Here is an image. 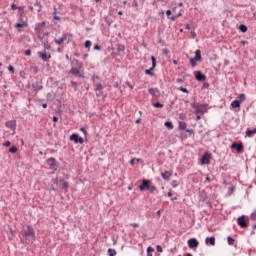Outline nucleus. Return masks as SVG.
Masks as SVG:
<instances>
[{
    "instance_id": "f257e3e1",
    "label": "nucleus",
    "mask_w": 256,
    "mask_h": 256,
    "mask_svg": "<svg viewBox=\"0 0 256 256\" xmlns=\"http://www.w3.org/2000/svg\"><path fill=\"white\" fill-rule=\"evenodd\" d=\"M68 75H74L76 79H85V70L83 64L77 59L71 61V69L68 71Z\"/></svg>"
},
{
    "instance_id": "f03ea898",
    "label": "nucleus",
    "mask_w": 256,
    "mask_h": 256,
    "mask_svg": "<svg viewBox=\"0 0 256 256\" xmlns=\"http://www.w3.org/2000/svg\"><path fill=\"white\" fill-rule=\"evenodd\" d=\"M35 229H33V226L27 225L26 229L22 232L21 241L24 243V245H31L35 243Z\"/></svg>"
},
{
    "instance_id": "7ed1b4c3",
    "label": "nucleus",
    "mask_w": 256,
    "mask_h": 256,
    "mask_svg": "<svg viewBox=\"0 0 256 256\" xmlns=\"http://www.w3.org/2000/svg\"><path fill=\"white\" fill-rule=\"evenodd\" d=\"M191 107H193V109H196V115H204L205 109H207V105L197 102L192 103Z\"/></svg>"
},
{
    "instance_id": "20e7f679",
    "label": "nucleus",
    "mask_w": 256,
    "mask_h": 256,
    "mask_svg": "<svg viewBox=\"0 0 256 256\" xmlns=\"http://www.w3.org/2000/svg\"><path fill=\"white\" fill-rule=\"evenodd\" d=\"M197 61H201V50H196L195 57L190 58L191 67H197Z\"/></svg>"
},
{
    "instance_id": "39448f33",
    "label": "nucleus",
    "mask_w": 256,
    "mask_h": 256,
    "mask_svg": "<svg viewBox=\"0 0 256 256\" xmlns=\"http://www.w3.org/2000/svg\"><path fill=\"white\" fill-rule=\"evenodd\" d=\"M201 164L202 165H210L211 164V153L205 152L201 157Z\"/></svg>"
},
{
    "instance_id": "423d86ee",
    "label": "nucleus",
    "mask_w": 256,
    "mask_h": 256,
    "mask_svg": "<svg viewBox=\"0 0 256 256\" xmlns=\"http://www.w3.org/2000/svg\"><path fill=\"white\" fill-rule=\"evenodd\" d=\"M70 141H74V143H79L80 145H83L85 143V140L83 139V137H80L79 134L77 133H73L70 136Z\"/></svg>"
},
{
    "instance_id": "0eeeda50",
    "label": "nucleus",
    "mask_w": 256,
    "mask_h": 256,
    "mask_svg": "<svg viewBox=\"0 0 256 256\" xmlns=\"http://www.w3.org/2000/svg\"><path fill=\"white\" fill-rule=\"evenodd\" d=\"M188 247L189 249H196V247H199V240L197 238H190L188 240Z\"/></svg>"
},
{
    "instance_id": "6e6552de",
    "label": "nucleus",
    "mask_w": 256,
    "mask_h": 256,
    "mask_svg": "<svg viewBox=\"0 0 256 256\" xmlns=\"http://www.w3.org/2000/svg\"><path fill=\"white\" fill-rule=\"evenodd\" d=\"M94 86L96 87L95 91H97L96 96L103 97V89H105V87H103L101 83L94 84Z\"/></svg>"
},
{
    "instance_id": "1a4fd4ad",
    "label": "nucleus",
    "mask_w": 256,
    "mask_h": 256,
    "mask_svg": "<svg viewBox=\"0 0 256 256\" xmlns=\"http://www.w3.org/2000/svg\"><path fill=\"white\" fill-rule=\"evenodd\" d=\"M46 162L51 169H57V160L54 157L48 158Z\"/></svg>"
},
{
    "instance_id": "9d476101",
    "label": "nucleus",
    "mask_w": 256,
    "mask_h": 256,
    "mask_svg": "<svg viewBox=\"0 0 256 256\" xmlns=\"http://www.w3.org/2000/svg\"><path fill=\"white\" fill-rule=\"evenodd\" d=\"M150 182L147 179L142 180L141 185L139 186L140 191H148L149 190Z\"/></svg>"
},
{
    "instance_id": "9b49d317",
    "label": "nucleus",
    "mask_w": 256,
    "mask_h": 256,
    "mask_svg": "<svg viewBox=\"0 0 256 256\" xmlns=\"http://www.w3.org/2000/svg\"><path fill=\"white\" fill-rule=\"evenodd\" d=\"M237 221H238L239 227H241L242 229H246V227L249 226V225L247 224V222L245 221V216H240V217H238Z\"/></svg>"
},
{
    "instance_id": "f8f14e48",
    "label": "nucleus",
    "mask_w": 256,
    "mask_h": 256,
    "mask_svg": "<svg viewBox=\"0 0 256 256\" xmlns=\"http://www.w3.org/2000/svg\"><path fill=\"white\" fill-rule=\"evenodd\" d=\"M195 79L196 81H205L207 79V76L203 74L201 71H196L195 72Z\"/></svg>"
},
{
    "instance_id": "ddd939ff",
    "label": "nucleus",
    "mask_w": 256,
    "mask_h": 256,
    "mask_svg": "<svg viewBox=\"0 0 256 256\" xmlns=\"http://www.w3.org/2000/svg\"><path fill=\"white\" fill-rule=\"evenodd\" d=\"M230 147H231V149H236V151L238 153H241V151H243V143L237 144V142H234V143L231 144Z\"/></svg>"
},
{
    "instance_id": "4468645a",
    "label": "nucleus",
    "mask_w": 256,
    "mask_h": 256,
    "mask_svg": "<svg viewBox=\"0 0 256 256\" xmlns=\"http://www.w3.org/2000/svg\"><path fill=\"white\" fill-rule=\"evenodd\" d=\"M32 87L36 92L41 91V89H43V82L37 80L35 83L32 84Z\"/></svg>"
},
{
    "instance_id": "2eb2a0df",
    "label": "nucleus",
    "mask_w": 256,
    "mask_h": 256,
    "mask_svg": "<svg viewBox=\"0 0 256 256\" xmlns=\"http://www.w3.org/2000/svg\"><path fill=\"white\" fill-rule=\"evenodd\" d=\"M38 56L40 57V59H42V61L47 62L49 61V59H51V54H49L47 56V52H38Z\"/></svg>"
},
{
    "instance_id": "dca6fc26",
    "label": "nucleus",
    "mask_w": 256,
    "mask_h": 256,
    "mask_svg": "<svg viewBox=\"0 0 256 256\" xmlns=\"http://www.w3.org/2000/svg\"><path fill=\"white\" fill-rule=\"evenodd\" d=\"M67 37H69V34L64 33L61 38L55 40V44L61 45L64 41L67 40Z\"/></svg>"
},
{
    "instance_id": "f3484780",
    "label": "nucleus",
    "mask_w": 256,
    "mask_h": 256,
    "mask_svg": "<svg viewBox=\"0 0 256 256\" xmlns=\"http://www.w3.org/2000/svg\"><path fill=\"white\" fill-rule=\"evenodd\" d=\"M172 175H173V172L165 171L164 173L161 174V177L162 179H164V181H169Z\"/></svg>"
},
{
    "instance_id": "a211bd4d",
    "label": "nucleus",
    "mask_w": 256,
    "mask_h": 256,
    "mask_svg": "<svg viewBox=\"0 0 256 256\" xmlns=\"http://www.w3.org/2000/svg\"><path fill=\"white\" fill-rule=\"evenodd\" d=\"M5 126L8 127V129H15V127H17V122H15V120H10L5 123Z\"/></svg>"
},
{
    "instance_id": "6ab92c4d",
    "label": "nucleus",
    "mask_w": 256,
    "mask_h": 256,
    "mask_svg": "<svg viewBox=\"0 0 256 256\" xmlns=\"http://www.w3.org/2000/svg\"><path fill=\"white\" fill-rule=\"evenodd\" d=\"M205 243H206V245H211L212 247H215V237H207L206 239H205Z\"/></svg>"
},
{
    "instance_id": "aec40b11",
    "label": "nucleus",
    "mask_w": 256,
    "mask_h": 256,
    "mask_svg": "<svg viewBox=\"0 0 256 256\" xmlns=\"http://www.w3.org/2000/svg\"><path fill=\"white\" fill-rule=\"evenodd\" d=\"M34 7L37 13H41L43 6L41 5V2L39 0H36V2L34 3Z\"/></svg>"
},
{
    "instance_id": "412c9836",
    "label": "nucleus",
    "mask_w": 256,
    "mask_h": 256,
    "mask_svg": "<svg viewBox=\"0 0 256 256\" xmlns=\"http://www.w3.org/2000/svg\"><path fill=\"white\" fill-rule=\"evenodd\" d=\"M231 107H232V109H239V107H241V101H239V100H233L232 102H231Z\"/></svg>"
},
{
    "instance_id": "4be33fe9",
    "label": "nucleus",
    "mask_w": 256,
    "mask_h": 256,
    "mask_svg": "<svg viewBox=\"0 0 256 256\" xmlns=\"http://www.w3.org/2000/svg\"><path fill=\"white\" fill-rule=\"evenodd\" d=\"M148 92L150 93V95H152V97H155V95H157V93H159V89L158 88H149Z\"/></svg>"
},
{
    "instance_id": "5701e85b",
    "label": "nucleus",
    "mask_w": 256,
    "mask_h": 256,
    "mask_svg": "<svg viewBox=\"0 0 256 256\" xmlns=\"http://www.w3.org/2000/svg\"><path fill=\"white\" fill-rule=\"evenodd\" d=\"M179 129H180V131H186L187 130V123L183 122V121H180L179 122Z\"/></svg>"
},
{
    "instance_id": "b1692460",
    "label": "nucleus",
    "mask_w": 256,
    "mask_h": 256,
    "mask_svg": "<svg viewBox=\"0 0 256 256\" xmlns=\"http://www.w3.org/2000/svg\"><path fill=\"white\" fill-rule=\"evenodd\" d=\"M246 99H247V96L245 95V93L240 94V95L236 98V100H237V101H240V103H243V101H245Z\"/></svg>"
},
{
    "instance_id": "393cba45",
    "label": "nucleus",
    "mask_w": 256,
    "mask_h": 256,
    "mask_svg": "<svg viewBox=\"0 0 256 256\" xmlns=\"http://www.w3.org/2000/svg\"><path fill=\"white\" fill-rule=\"evenodd\" d=\"M71 87H73L74 91H79V83H77L76 81H71L70 82Z\"/></svg>"
},
{
    "instance_id": "a878e982",
    "label": "nucleus",
    "mask_w": 256,
    "mask_h": 256,
    "mask_svg": "<svg viewBox=\"0 0 256 256\" xmlns=\"http://www.w3.org/2000/svg\"><path fill=\"white\" fill-rule=\"evenodd\" d=\"M16 29H22L23 27H27V22H18L15 24Z\"/></svg>"
},
{
    "instance_id": "bb28decb",
    "label": "nucleus",
    "mask_w": 256,
    "mask_h": 256,
    "mask_svg": "<svg viewBox=\"0 0 256 256\" xmlns=\"http://www.w3.org/2000/svg\"><path fill=\"white\" fill-rule=\"evenodd\" d=\"M59 182L62 183V186L65 188V191L69 189V182L65 181L64 179H60Z\"/></svg>"
},
{
    "instance_id": "cd10ccee",
    "label": "nucleus",
    "mask_w": 256,
    "mask_h": 256,
    "mask_svg": "<svg viewBox=\"0 0 256 256\" xmlns=\"http://www.w3.org/2000/svg\"><path fill=\"white\" fill-rule=\"evenodd\" d=\"M116 47L118 53H123V51H125V45L123 44H117Z\"/></svg>"
},
{
    "instance_id": "c85d7f7f",
    "label": "nucleus",
    "mask_w": 256,
    "mask_h": 256,
    "mask_svg": "<svg viewBox=\"0 0 256 256\" xmlns=\"http://www.w3.org/2000/svg\"><path fill=\"white\" fill-rule=\"evenodd\" d=\"M183 15V13L179 12L176 15H173L172 17H169L170 21H176L177 19H179V17H181Z\"/></svg>"
},
{
    "instance_id": "c756f323",
    "label": "nucleus",
    "mask_w": 256,
    "mask_h": 256,
    "mask_svg": "<svg viewBox=\"0 0 256 256\" xmlns=\"http://www.w3.org/2000/svg\"><path fill=\"white\" fill-rule=\"evenodd\" d=\"M255 133H256V128H254L253 130H247L246 137H252V135H255Z\"/></svg>"
},
{
    "instance_id": "7c9ffc66",
    "label": "nucleus",
    "mask_w": 256,
    "mask_h": 256,
    "mask_svg": "<svg viewBox=\"0 0 256 256\" xmlns=\"http://www.w3.org/2000/svg\"><path fill=\"white\" fill-rule=\"evenodd\" d=\"M164 125H165V127H167V129H169V130H172L173 129V122H171V121H166L165 123H164Z\"/></svg>"
},
{
    "instance_id": "2f4dec72",
    "label": "nucleus",
    "mask_w": 256,
    "mask_h": 256,
    "mask_svg": "<svg viewBox=\"0 0 256 256\" xmlns=\"http://www.w3.org/2000/svg\"><path fill=\"white\" fill-rule=\"evenodd\" d=\"M239 30L241 31V33H247V26L245 24H241L239 26Z\"/></svg>"
},
{
    "instance_id": "473e14b6",
    "label": "nucleus",
    "mask_w": 256,
    "mask_h": 256,
    "mask_svg": "<svg viewBox=\"0 0 256 256\" xmlns=\"http://www.w3.org/2000/svg\"><path fill=\"white\" fill-rule=\"evenodd\" d=\"M19 21L20 23H27V21H25V13H20L19 15Z\"/></svg>"
},
{
    "instance_id": "72a5a7b5",
    "label": "nucleus",
    "mask_w": 256,
    "mask_h": 256,
    "mask_svg": "<svg viewBox=\"0 0 256 256\" xmlns=\"http://www.w3.org/2000/svg\"><path fill=\"white\" fill-rule=\"evenodd\" d=\"M108 255L109 256H115V255H117V251L115 249L109 248L108 249Z\"/></svg>"
},
{
    "instance_id": "f704fd0d",
    "label": "nucleus",
    "mask_w": 256,
    "mask_h": 256,
    "mask_svg": "<svg viewBox=\"0 0 256 256\" xmlns=\"http://www.w3.org/2000/svg\"><path fill=\"white\" fill-rule=\"evenodd\" d=\"M153 251H155V249H153V247L149 246L147 248V256H153Z\"/></svg>"
},
{
    "instance_id": "c9c22d12",
    "label": "nucleus",
    "mask_w": 256,
    "mask_h": 256,
    "mask_svg": "<svg viewBox=\"0 0 256 256\" xmlns=\"http://www.w3.org/2000/svg\"><path fill=\"white\" fill-rule=\"evenodd\" d=\"M91 45H92L91 40H86L85 43H84V47L86 49H91Z\"/></svg>"
},
{
    "instance_id": "e433bc0d",
    "label": "nucleus",
    "mask_w": 256,
    "mask_h": 256,
    "mask_svg": "<svg viewBox=\"0 0 256 256\" xmlns=\"http://www.w3.org/2000/svg\"><path fill=\"white\" fill-rule=\"evenodd\" d=\"M227 241H228V245H234L235 243V239L231 236L227 237Z\"/></svg>"
},
{
    "instance_id": "4c0bfd02",
    "label": "nucleus",
    "mask_w": 256,
    "mask_h": 256,
    "mask_svg": "<svg viewBox=\"0 0 256 256\" xmlns=\"http://www.w3.org/2000/svg\"><path fill=\"white\" fill-rule=\"evenodd\" d=\"M145 73H146V75H150V77H153V75H155V74L153 73V68L146 69V70H145Z\"/></svg>"
},
{
    "instance_id": "58836bf2",
    "label": "nucleus",
    "mask_w": 256,
    "mask_h": 256,
    "mask_svg": "<svg viewBox=\"0 0 256 256\" xmlns=\"http://www.w3.org/2000/svg\"><path fill=\"white\" fill-rule=\"evenodd\" d=\"M163 106L164 105L161 104V102H156V103L153 104V107H155L156 109H162Z\"/></svg>"
},
{
    "instance_id": "ea45409f",
    "label": "nucleus",
    "mask_w": 256,
    "mask_h": 256,
    "mask_svg": "<svg viewBox=\"0 0 256 256\" xmlns=\"http://www.w3.org/2000/svg\"><path fill=\"white\" fill-rule=\"evenodd\" d=\"M148 191H150V193H153V191H157V187L153 186V185H149L148 186Z\"/></svg>"
},
{
    "instance_id": "a19ab883",
    "label": "nucleus",
    "mask_w": 256,
    "mask_h": 256,
    "mask_svg": "<svg viewBox=\"0 0 256 256\" xmlns=\"http://www.w3.org/2000/svg\"><path fill=\"white\" fill-rule=\"evenodd\" d=\"M178 91H181L182 93H189V90L183 86L178 87Z\"/></svg>"
},
{
    "instance_id": "79ce46f5",
    "label": "nucleus",
    "mask_w": 256,
    "mask_h": 256,
    "mask_svg": "<svg viewBox=\"0 0 256 256\" xmlns=\"http://www.w3.org/2000/svg\"><path fill=\"white\" fill-rule=\"evenodd\" d=\"M172 187L175 189L176 187H179V182L177 180H173L171 182Z\"/></svg>"
},
{
    "instance_id": "37998d69",
    "label": "nucleus",
    "mask_w": 256,
    "mask_h": 256,
    "mask_svg": "<svg viewBox=\"0 0 256 256\" xmlns=\"http://www.w3.org/2000/svg\"><path fill=\"white\" fill-rule=\"evenodd\" d=\"M9 153H17V147L16 146H12L9 148Z\"/></svg>"
},
{
    "instance_id": "c03bdc74",
    "label": "nucleus",
    "mask_w": 256,
    "mask_h": 256,
    "mask_svg": "<svg viewBox=\"0 0 256 256\" xmlns=\"http://www.w3.org/2000/svg\"><path fill=\"white\" fill-rule=\"evenodd\" d=\"M44 49H46L47 51L51 49V45H49V41L44 42Z\"/></svg>"
},
{
    "instance_id": "a18cd8bd",
    "label": "nucleus",
    "mask_w": 256,
    "mask_h": 256,
    "mask_svg": "<svg viewBox=\"0 0 256 256\" xmlns=\"http://www.w3.org/2000/svg\"><path fill=\"white\" fill-rule=\"evenodd\" d=\"M11 9H12V11H15L17 9H21V7H18L15 3H12L11 4Z\"/></svg>"
},
{
    "instance_id": "49530a36",
    "label": "nucleus",
    "mask_w": 256,
    "mask_h": 256,
    "mask_svg": "<svg viewBox=\"0 0 256 256\" xmlns=\"http://www.w3.org/2000/svg\"><path fill=\"white\" fill-rule=\"evenodd\" d=\"M250 217L252 221H256V211L252 212Z\"/></svg>"
},
{
    "instance_id": "de8ad7c7",
    "label": "nucleus",
    "mask_w": 256,
    "mask_h": 256,
    "mask_svg": "<svg viewBox=\"0 0 256 256\" xmlns=\"http://www.w3.org/2000/svg\"><path fill=\"white\" fill-rule=\"evenodd\" d=\"M80 131L85 135V137H87V129H85V127H81Z\"/></svg>"
},
{
    "instance_id": "09e8293b",
    "label": "nucleus",
    "mask_w": 256,
    "mask_h": 256,
    "mask_svg": "<svg viewBox=\"0 0 256 256\" xmlns=\"http://www.w3.org/2000/svg\"><path fill=\"white\" fill-rule=\"evenodd\" d=\"M156 250L158 251V253H163V247H161V245H157Z\"/></svg>"
},
{
    "instance_id": "8fccbe9b",
    "label": "nucleus",
    "mask_w": 256,
    "mask_h": 256,
    "mask_svg": "<svg viewBox=\"0 0 256 256\" xmlns=\"http://www.w3.org/2000/svg\"><path fill=\"white\" fill-rule=\"evenodd\" d=\"M94 50H95V51H101V45L96 44V45L94 46Z\"/></svg>"
},
{
    "instance_id": "3c124183",
    "label": "nucleus",
    "mask_w": 256,
    "mask_h": 256,
    "mask_svg": "<svg viewBox=\"0 0 256 256\" xmlns=\"http://www.w3.org/2000/svg\"><path fill=\"white\" fill-rule=\"evenodd\" d=\"M8 71H10L11 73H15V68L12 65H10L8 66Z\"/></svg>"
},
{
    "instance_id": "603ef678",
    "label": "nucleus",
    "mask_w": 256,
    "mask_h": 256,
    "mask_svg": "<svg viewBox=\"0 0 256 256\" xmlns=\"http://www.w3.org/2000/svg\"><path fill=\"white\" fill-rule=\"evenodd\" d=\"M4 147H11V141H6L3 143Z\"/></svg>"
},
{
    "instance_id": "864d4df0",
    "label": "nucleus",
    "mask_w": 256,
    "mask_h": 256,
    "mask_svg": "<svg viewBox=\"0 0 256 256\" xmlns=\"http://www.w3.org/2000/svg\"><path fill=\"white\" fill-rule=\"evenodd\" d=\"M209 87V83L208 82H204L202 85V89H208Z\"/></svg>"
},
{
    "instance_id": "5fc2aeb1",
    "label": "nucleus",
    "mask_w": 256,
    "mask_h": 256,
    "mask_svg": "<svg viewBox=\"0 0 256 256\" xmlns=\"http://www.w3.org/2000/svg\"><path fill=\"white\" fill-rule=\"evenodd\" d=\"M26 57H31V50H26L25 53Z\"/></svg>"
},
{
    "instance_id": "6e6d98bb",
    "label": "nucleus",
    "mask_w": 256,
    "mask_h": 256,
    "mask_svg": "<svg viewBox=\"0 0 256 256\" xmlns=\"http://www.w3.org/2000/svg\"><path fill=\"white\" fill-rule=\"evenodd\" d=\"M171 13H173V11H171V10L166 11V15H167L168 19H169V17H173V16H171Z\"/></svg>"
},
{
    "instance_id": "4d7b16f0",
    "label": "nucleus",
    "mask_w": 256,
    "mask_h": 256,
    "mask_svg": "<svg viewBox=\"0 0 256 256\" xmlns=\"http://www.w3.org/2000/svg\"><path fill=\"white\" fill-rule=\"evenodd\" d=\"M185 131H186V133H190V135H193V133H195V131H193V129H186Z\"/></svg>"
},
{
    "instance_id": "13d9d810",
    "label": "nucleus",
    "mask_w": 256,
    "mask_h": 256,
    "mask_svg": "<svg viewBox=\"0 0 256 256\" xmlns=\"http://www.w3.org/2000/svg\"><path fill=\"white\" fill-rule=\"evenodd\" d=\"M52 121H53L54 123H57V121H59V117L53 116Z\"/></svg>"
},
{
    "instance_id": "bf43d9fd",
    "label": "nucleus",
    "mask_w": 256,
    "mask_h": 256,
    "mask_svg": "<svg viewBox=\"0 0 256 256\" xmlns=\"http://www.w3.org/2000/svg\"><path fill=\"white\" fill-rule=\"evenodd\" d=\"M126 85H127V87H129L130 89H133V85H131V82L126 81Z\"/></svg>"
},
{
    "instance_id": "052dcab7",
    "label": "nucleus",
    "mask_w": 256,
    "mask_h": 256,
    "mask_svg": "<svg viewBox=\"0 0 256 256\" xmlns=\"http://www.w3.org/2000/svg\"><path fill=\"white\" fill-rule=\"evenodd\" d=\"M133 7H139V3L137 2V0H133Z\"/></svg>"
},
{
    "instance_id": "680f3d73",
    "label": "nucleus",
    "mask_w": 256,
    "mask_h": 256,
    "mask_svg": "<svg viewBox=\"0 0 256 256\" xmlns=\"http://www.w3.org/2000/svg\"><path fill=\"white\" fill-rule=\"evenodd\" d=\"M191 36H192V39H195V37H197V33H195V31H192Z\"/></svg>"
},
{
    "instance_id": "e2e57ef3",
    "label": "nucleus",
    "mask_w": 256,
    "mask_h": 256,
    "mask_svg": "<svg viewBox=\"0 0 256 256\" xmlns=\"http://www.w3.org/2000/svg\"><path fill=\"white\" fill-rule=\"evenodd\" d=\"M135 161H136L135 158L131 159V160L129 161L130 165H135Z\"/></svg>"
},
{
    "instance_id": "0e129e2a",
    "label": "nucleus",
    "mask_w": 256,
    "mask_h": 256,
    "mask_svg": "<svg viewBox=\"0 0 256 256\" xmlns=\"http://www.w3.org/2000/svg\"><path fill=\"white\" fill-rule=\"evenodd\" d=\"M151 61L152 63H157V59L155 58V56H151Z\"/></svg>"
},
{
    "instance_id": "69168bd1",
    "label": "nucleus",
    "mask_w": 256,
    "mask_h": 256,
    "mask_svg": "<svg viewBox=\"0 0 256 256\" xmlns=\"http://www.w3.org/2000/svg\"><path fill=\"white\" fill-rule=\"evenodd\" d=\"M202 116H203V115H201V114H197V115H196L197 121H200V119H201Z\"/></svg>"
},
{
    "instance_id": "338daca9",
    "label": "nucleus",
    "mask_w": 256,
    "mask_h": 256,
    "mask_svg": "<svg viewBox=\"0 0 256 256\" xmlns=\"http://www.w3.org/2000/svg\"><path fill=\"white\" fill-rule=\"evenodd\" d=\"M95 79H99V76H97V75H93V76H92V81H94V82H95Z\"/></svg>"
},
{
    "instance_id": "774afa93",
    "label": "nucleus",
    "mask_w": 256,
    "mask_h": 256,
    "mask_svg": "<svg viewBox=\"0 0 256 256\" xmlns=\"http://www.w3.org/2000/svg\"><path fill=\"white\" fill-rule=\"evenodd\" d=\"M131 225H132V227H134V228L139 227V224H138V223H132Z\"/></svg>"
}]
</instances>
